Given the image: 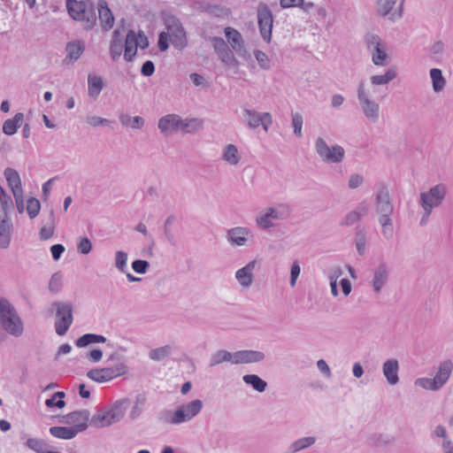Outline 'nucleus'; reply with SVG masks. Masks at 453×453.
<instances>
[{
	"mask_svg": "<svg viewBox=\"0 0 453 453\" xmlns=\"http://www.w3.org/2000/svg\"><path fill=\"white\" fill-rule=\"evenodd\" d=\"M375 211L379 215V223L381 226V234L386 240H390L394 235V226L391 216L394 205L389 191L385 185H380L375 194Z\"/></svg>",
	"mask_w": 453,
	"mask_h": 453,
	"instance_id": "f257e3e1",
	"label": "nucleus"
},
{
	"mask_svg": "<svg viewBox=\"0 0 453 453\" xmlns=\"http://www.w3.org/2000/svg\"><path fill=\"white\" fill-rule=\"evenodd\" d=\"M97 10L103 29L109 30L113 26L114 17L107 3L104 0H100L97 4Z\"/></svg>",
	"mask_w": 453,
	"mask_h": 453,
	"instance_id": "b1692460",
	"label": "nucleus"
},
{
	"mask_svg": "<svg viewBox=\"0 0 453 453\" xmlns=\"http://www.w3.org/2000/svg\"><path fill=\"white\" fill-rule=\"evenodd\" d=\"M255 57H256V59H257L259 66L262 69L267 70L270 68L269 58H268V56L265 52H263L261 50H256Z\"/></svg>",
	"mask_w": 453,
	"mask_h": 453,
	"instance_id": "680f3d73",
	"label": "nucleus"
},
{
	"mask_svg": "<svg viewBox=\"0 0 453 453\" xmlns=\"http://www.w3.org/2000/svg\"><path fill=\"white\" fill-rule=\"evenodd\" d=\"M211 42L218 54L229 48L225 40L221 37L214 36L211 39Z\"/></svg>",
	"mask_w": 453,
	"mask_h": 453,
	"instance_id": "0e129e2a",
	"label": "nucleus"
},
{
	"mask_svg": "<svg viewBox=\"0 0 453 453\" xmlns=\"http://www.w3.org/2000/svg\"><path fill=\"white\" fill-rule=\"evenodd\" d=\"M315 150L321 160L327 164H338L342 162L345 156L344 149L335 144L329 147L322 137H318L315 142Z\"/></svg>",
	"mask_w": 453,
	"mask_h": 453,
	"instance_id": "0eeeda50",
	"label": "nucleus"
},
{
	"mask_svg": "<svg viewBox=\"0 0 453 453\" xmlns=\"http://www.w3.org/2000/svg\"><path fill=\"white\" fill-rule=\"evenodd\" d=\"M452 370L453 363L451 360L448 359L440 364L438 371L434 377V380H436V383L440 388H441L446 384L452 372Z\"/></svg>",
	"mask_w": 453,
	"mask_h": 453,
	"instance_id": "a878e982",
	"label": "nucleus"
},
{
	"mask_svg": "<svg viewBox=\"0 0 453 453\" xmlns=\"http://www.w3.org/2000/svg\"><path fill=\"white\" fill-rule=\"evenodd\" d=\"M90 412L88 410H81L70 412L62 416L61 423L70 425L73 429L77 431V434L85 431L88 428Z\"/></svg>",
	"mask_w": 453,
	"mask_h": 453,
	"instance_id": "ddd939ff",
	"label": "nucleus"
},
{
	"mask_svg": "<svg viewBox=\"0 0 453 453\" xmlns=\"http://www.w3.org/2000/svg\"><path fill=\"white\" fill-rule=\"evenodd\" d=\"M316 437L307 436L296 440L288 448V453H297L298 451L308 449L316 442Z\"/></svg>",
	"mask_w": 453,
	"mask_h": 453,
	"instance_id": "f704fd0d",
	"label": "nucleus"
},
{
	"mask_svg": "<svg viewBox=\"0 0 453 453\" xmlns=\"http://www.w3.org/2000/svg\"><path fill=\"white\" fill-rule=\"evenodd\" d=\"M257 261L252 260L249 262L245 266L239 269L235 273V278L243 288H249L253 283V271L256 267Z\"/></svg>",
	"mask_w": 453,
	"mask_h": 453,
	"instance_id": "6ab92c4d",
	"label": "nucleus"
},
{
	"mask_svg": "<svg viewBox=\"0 0 453 453\" xmlns=\"http://www.w3.org/2000/svg\"><path fill=\"white\" fill-rule=\"evenodd\" d=\"M4 174L12 193L23 191L20 176L15 169L7 167Z\"/></svg>",
	"mask_w": 453,
	"mask_h": 453,
	"instance_id": "7c9ffc66",
	"label": "nucleus"
},
{
	"mask_svg": "<svg viewBox=\"0 0 453 453\" xmlns=\"http://www.w3.org/2000/svg\"><path fill=\"white\" fill-rule=\"evenodd\" d=\"M430 78L432 80V86L434 92L439 93L444 89L446 80L443 77L441 69L432 68L430 70Z\"/></svg>",
	"mask_w": 453,
	"mask_h": 453,
	"instance_id": "4c0bfd02",
	"label": "nucleus"
},
{
	"mask_svg": "<svg viewBox=\"0 0 453 453\" xmlns=\"http://www.w3.org/2000/svg\"><path fill=\"white\" fill-rule=\"evenodd\" d=\"M50 434L56 438L63 440L73 439L78 434L76 430L66 426H51Z\"/></svg>",
	"mask_w": 453,
	"mask_h": 453,
	"instance_id": "e433bc0d",
	"label": "nucleus"
},
{
	"mask_svg": "<svg viewBox=\"0 0 453 453\" xmlns=\"http://www.w3.org/2000/svg\"><path fill=\"white\" fill-rule=\"evenodd\" d=\"M257 224L263 229H268L273 226V223L268 212L266 211L264 215L257 218Z\"/></svg>",
	"mask_w": 453,
	"mask_h": 453,
	"instance_id": "338daca9",
	"label": "nucleus"
},
{
	"mask_svg": "<svg viewBox=\"0 0 453 453\" xmlns=\"http://www.w3.org/2000/svg\"><path fill=\"white\" fill-rule=\"evenodd\" d=\"M119 121L123 126H130L134 129H141L144 126V119L140 116L132 118L127 114H122L119 117Z\"/></svg>",
	"mask_w": 453,
	"mask_h": 453,
	"instance_id": "37998d69",
	"label": "nucleus"
},
{
	"mask_svg": "<svg viewBox=\"0 0 453 453\" xmlns=\"http://www.w3.org/2000/svg\"><path fill=\"white\" fill-rule=\"evenodd\" d=\"M62 285V274L59 272L53 273L49 282V290L52 293H58Z\"/></svg>",
	"mask_w": 453,
	"mask_h": 453,
	"instance_id": "5fc2aeb1",
	"label": "nucleus"
},
{
	"mask_svg": "<svg viewBox=\"0 0 453 453\" xmlns=\"http://www.w3.org/2000/svg\"><path fill=\"white\" fill-rule=\"evenodd\" d=\"M203 128V121L198 119H185L180 126V130L184 134H195Z\"/></svg>",
	"mask_w": 453,
	"mask_h": 453,
	"instance_id": "ea45409f",
	"label": "nucleus"
},
{
	"mask_svg": "<svg viewBox=\"0 0 453 453\" xmlns=\"http://www.w3.org/2000/svg\"><path fill=\"white\" fill-rule=\"evenodd\" d=\"M222 159L231 165H236L241 159L237 147L234 144H228L225 147Z\"/></svg>",
	"mask_w": 453,
	"mask_h": 453,
	"instance_id": "a19ab883",
	"label": "nucleus"
},
{
	"mask_svg": "<svg viewBox=\"0 0 453 453\" xmlns=\"http://www.w3.org/2000/svg\"><path fill=\"white\" fill-rule=\"evenodd\" d=\"M257 25L262 39L269 43L272 41L273 15L265 3H259L257 7Z\"/></svg>",
	"mask_w": 453,
	"mask_h": 453,
	"instance_id": "6e6552de",
	"label": "nucleus"
},
{
	"mask_svg": "<svg viewBox=\"0 0 453 453\" xmlns=\"http://www.w3.org/2000/svg\"><path fill=\"white\" fill-rule=\"evenodd\" d=\"M366 234L365 227L360 226L356 227L354 242L359 256H363L365 253Z\"/></svg>",
	"mask_w": 453,
	"mask_h": 453,
	"instance_id": "58836bf2",
	"label": "nucleus"
},
{
	"mask_svg": "<svg viewBox=\"0 0 453 453\" xmlns=\"http://www.w3.org/2000/svg\"><path fill=\"white\" fill-rule=\"evenodd\" d=\"M242 121L250 129H256L262 126L263 129L267 132L273 124V117L269 112H259L253 109L242 107Z\"/></svg>",
	"mask_w": 453,
	"mask_h": 453,
	"instance_id": "9d476101",
	"label": "nucleus"
},
{
	"mask_svg": "<svg viewBox=\"0 0 453 453\" xmlns=\"http://www.w3.org/2000/svg\"><path fill=\"white\" fill-rule=\"evenodd\" d=\"M389 270L386 263L378 265L373 273L372 288L375 293H380L388 281Z\"/></svg>",
	"mask_w": 453,
	"mask_h": 453,
	"instance_id": "5701e85b",
	"label": "nucleus"
},
{
	"mask_svg": "<svg viewBox=\"0 0 453 453\" xmlns=\"http://www.w3.org/2000/svg\"><path fill=\"white\" fill-rule=\"evenodd\" d=\"M301 268L297 260L294 261L290 269V286L295 287L296 280L300 275Z\"/></svg>",
	"mask_w": 453,
	"mask_h": 453,
	"instance_id": "052dcab7",
	"label": "nucleus"
},
{
	"mask_svg": "<svg viewBox=\"0 0 453 453\" xmlns=\"http://www.w3.org/2000/svg\"><path fill=\"white\" fill-rule=\"evenodd\" d=\"M92 250L91 241L84 236L81 237L77 244V251L82 255H87Z\"/></svg>",
	"mask_w": 453,
	"mask_h": 453,
	"instance_id": "4d7b16f0",
	"label": "nucleus"
},
{
	"mask_svg": "<svg viewBox=\"0 0 453 453\" xmlns=\"http://www.w3.org/2000/svg\"><path fill=\"white\" fill-rule=\"evenodd\" d=\"M242 380L259 393L265 392L267 388V382L257 374H246L242 377Z\"/></svg>",
	"mask_w": 453,
	"mask_h": 453,
	"instance_id": "c9c22d12",
	"label": "nucleus"
},
{
	"mask_svg": "<svg viewBox=\"0 0 453 453\" xmlns=\"http://www.w3.org/2000/svg\"><path fill=\"white\" fill-rule=\"evenodd\" d=\"M224 362H230L235 365V352L232 353L225 349H219L211 355L209 365L213 367Z\"/></svg>",
	"mask_w": 453,
	"mask_h": 453,
	"instance_id": "c756f323",
	"label": "nucleus"
},
{
	"mask_svg": "<svg viewBox=\"0 0 453 453\" xmlns=\"http://www.w3.org/2000/svg\"><path fill=\"white\" fill-rule=\"evenodd\" d=\"M203 409V402L199 399L193 400L186 404L180 405L177 411L182 415L180 419L181 424L191 420L196 417Z\"/></svg>",
	"mask_w": 453,
	"mask_h": 453,
	"instance_id": "f3484780",
	"label": "nucleus"
},
{
	"mask_svg": "<svg viewBox=\"0 0 453 453\" xmlns=\"http://www.w3.org/2000/svg\"><path fill=\"white\" fill-rule=\"evenodd\" d=\"M224 33L232 50L235 51L237 55L241 57L244 56L246 50L242 34L231 27H226Z\"/></svg>",
	"mask_w": 453,
	"mask_h": 453,
	"instance_id": "4468645a",
	"label": "nucleus"
},
{
	"mask_svg": "<svg viewBox=\"0 0 453 453\" xmlns=\"http://www.w3.org/2000/svg\"><path fill=\"white\" fill-rule=\"evenodd\" d=\"M87 123L92 127L109 126L110 120L98 116H88L87 118Z\"/></svg>",
	"mask_w": 453,
	"mask_h": 453,
	"instance_id": "69168bd1",
	"label": "nucleus"
},
{
	"mask_svg": "<svg viewBox=\"0 0 453 453\" xmlns=\"http://www.w3.org/2000/svg\"><path fill=\"white\" fill-rule=\"evenodd\" d=\"M249 234L248 228L236 226L227 230L226 239L232 245L244 246L248 242Z\"/></svg>",
	"mask_w": 453,
	"mask_h": 453,
	"instance_id": "aec40b11",
	"label": "nucleus"
},
{
	"mask_svg": "<svg viewBox=\"0 0 453 453\" xmlns=\"http://www.w3.org/2000/svg\"><path fill=\"white\" fill-rule=\"evenodd\" d=\"M85 50V43L82 41L69 42L65 45L66 56L64 63L76 62Z\"/></svg>",
	"mask_w": 453,
	"mask_h": 453,
	"instance_id": "412c9836",
	"label": "nucleus"
},
{
	"mask_svg": "<svg viewBox=\"0 0 453 453\" xmlns=\"http://www.w3.org/2000/svg\"><path fill=\"white\" fill-rule=\"evenodd\" d=\"M104 88L103 79L95 74L88 76V93L90 97L97 98Z\"/></svg>",
	"mask_w": 453,
	"mask_h": 453,
	"instance_id": "473e14b6",
	"label": "nucleus"
},
{
	"mask_svg": "<svg viewBox=\"0 0 453 453\" xmlns=\"http://www.w3.org/2000/svg\"><path fill=\"white\" fill-rule=\"evenodd\" d=\"M365 43L371 50L382 45V41L378 35L368 33L365 35Z\"/></svg>",
	"mask_w": 453,
	"mask_h": 453,
	"instance_id": "bf43d9fd",
	"label": "nucleus"
},
{
	"mask_svg": "<svg viewBox=\"0 0 453 453\" xmlns=\"http://www.w3.org/2000/svg\"><path fill=\"white\" fill-rule=\"evenodd\" d=\"M41 204L38 199L30 197L27 200V211L30 219H35L40 212Z\"/></svg>",
	"mask_w": 453,
	"mask_h": 453,
	"instance_id": "603ef678",
	"label": "nucleus"
},
{
	"mask_svg": "<svg viewBox=\"0 0 453 453\" xmlns=\"http://www.w3.org/2000/svg\"><path fill=\"white\" fill-rule=\"evenodd\" d=\"M169 40L168 33L165 31H162L158 35L157 46L160 51H165L169 48Z\"/></svg>",
	"mask_w": 453,
	"mask_h": 453,
	"instance_id": "e2e57ef3",
	"label": "nucleus"
},
{
	"mask_svg": "<svg viewBox=\"0 0 453 453\" xmlns=\"http://www.w3.org/2000/svg\"><path fill=\"white\" fill-rule=\"evenodd\" d=\"M66 9L71 18L83 23L86 30H91L96 24V13L90 1L66 0Z\"/></svg>",
	"mask_w": 453,
	"mask_h": 453,
	"instance_id": "7ed1b4c3",
	"label": "nucleus"
},
{
	"mask_svg": "<svg viewBox=\"0 0 453 453\" xmlns=\"http://www.w3.org/2000/svg\"><path fill=\"white\" fill-rule=\"evenodd\" d=\"M266 211L268 212V216L275 220L287 219L291 212L290 207L286 203H279L273 207H269Z\"/></svg>",
	"mask_w": 453,
	"mask_h": 453,
	"instance_id": "2f4dec72",
	"label": "nucleus"
},
{
	"mask_svg": "<svg viewBox=\"0 0 453 453\" xmlns=\"http://www.w3.org/2000/svg\"><path fill=\"white\" fill-rule=\"evenodd\" d=\"M359 220L360 218L358 217V214L351 211L344 217L340 225L349 226L354 225L356 222Z\"/></svg>",
	"mask_w": 453,
	"mask_h": 453,
	"instance_id": "774afa93",
	"label": "nucleus"
},
{
	"mask_svg": "<svg viewBox=\"0 0 453 453\" xmlns=\"http://www.w3.org/2000/svg\"><path fill=\"white\" fill-rule=\"evenodd\" d=\"M128 255L127 252L118 250L115 252L114 265L120 273H127Z\"/></svg>",
	"mask_w": 453,
	"mask_h": 453,
	"instance_id": "8fccbe9b",
	"label": "nucleus"
},
{
	"mask_svg": "<svg viewBox=\"0 0 453 453\" xmlns=\"http://www.w3.org/2000/svg\"><path fill=\"white\" fill-rule=\"evenodd\" d=\"M0 326L4 333L19 337L24 332L22 319L14 306L4 297L0 298Z\"/></svg>",
	"mask_w": 453,
	"mask_h": 453,
	"instance_id": "f03ea898",
	"label": "nucleus"
},
{
	"mask_svg": "<svg viewBox=\"0 0 453 453\" xmlns=\"http://www.w3.org/2000/svg\"><path fill=\"white\" fill-rule=\"evenodd\" d=\"M291 116H292V127L294 129V134L297 137L300 138L303 135V134H302V127H303V116L299 112L292 113Z\"/></svg>",
	"mask_w": 453,
	"mask_h": 453,
	"instance_id": "6e6d98bb",
	"label": "nucleus"
},
{
	"mask_svg": "<svg viewBox=\"0 0 453 453\" xmlns=\"http://www.w3.org/2000/svg\"><path fill=\"white\" fill-rule=\"evenodd\" d=\"M175 217L173 215H170L166 218L164 224V233L165 238L171 246H176L177 241L175 238V234L172 229V224L174 222Z\"/></svg>",
	"mask_w": 453,
	"mask_h": 453,
	"instance_id": "c03bdc74",
	"label": "nucleus"
},
{
	"mask_svg": "<svg viewBox=\"0 0 453 453\" xmlns=\"http://www.w3.org/2000/svg\"><path fill=\"white\" fill-rule=\"evenodd\" d=\"M129 405L128 399L119 400L108 411L98 410L91 418L90 424L96 427L109 426L120 421Z\"/></svg>",
	"mask_w": 453,
	"mask_h": 453,
	"instance_id": "20e7f679",
	"label": "nucleus"
},
{
	"mask_svg": "<svg viewBox=\"0 0 453 453\" xmlns=\"http://www.w3.org/2000/svg\"><path fill=\"white\" fill-rule=\"evenodd\" d=\"M182 119L178 114H167L159 119L157 127L161 133L167 134L179 131Z\"/></svg>",
	"mask_w": 453,
	"mask_h": 453,
	"instance_id": "2eb2a0df",
	"label": "nucleus"
},
{
	"mask_svg": "<svg viewBox=\"0 0 453 453\" xmlns=\"http://www.w3.org/2000/svg\"><path fill=\"white\" fill-rule=\"evenodd\" d=\"M397 73L394 68H389L381 75H373L371 77V83L373 86L386 85L396 77Z\"/></svg>",
	"mask_w": 453,
	"mask_h": 453,
	"instance_id": "79ce46f5",
	"label": "nucleus"
},
{
	"mask_svg": "<svg viewBox=\"0 0 453 453\" xmlns=\"http://www.w3.org/2000/svg\"><path fill=\"white\" fill-rule=\"evenodd\" d=\"M123 51V35L119 29L113 31L110 45V55L113 61H116Z\"/></svg>",
	"mask_w": 453,
	"mask_h": 453,
	"instance_id": "cd10ccee",
	"label": "nucleus"
},
{
	"mask_svg": "<svg viewBox=\"0 0 453 453\" xmlns=\"http://www.w3.org/2000/svg\"><path fill=\"white\" fill-rule=\"evenodd\" d=\"M446 195V188L443 184H437L431 188L427 192L420 194V205L426 211V216L429 217L433 208L439 206Z\"/></svg>",
	"mask_w": 453,
	"mask_h": 453,
	"instance_id": "1a4fd4ad",
	"label": "nucleus"
},
{
	"mask_svg": "<svg viewBox=\"0 0 453 453\" xmlns=\"http://www.w3.org/2000/svg\"><path fill=\"white\" fill-rule=\"evenodd\" d=\"M265 355L262 351L243 349L235 351V365L259 363L264 361Z\"/></svg>",
	"mask_w": 453,
	"mask_h": 453,
	"instance_id": "dca6fc26",
	"label": "nucleus"
},
{
	"mask_svg": "<svg viewBox=\"0 0 453 453\" xmlns=\"http://www.w3.org/2000/svg\"><path fill=\"white\" fill-rule=\"evenodd\" d=\"M172 353V347L165 345L160 348L153 349L149 352L150 359L155 361H161Z\"/></svg>",
	"mask_w": 453,
	"mask_h": 453,
	"instance_id": "49530a36",
	"label": "nucleus"
},
{
	"mask_svg": "<svg viewBox=\"0 0 453 453\" xmlns=\"http://www.w3.org/2000/svg\"><path fill=\"white\" fill-rule=\"evenodd\" d=\"M52 307L56 308L55 331L59 336L65 335L73 321V304L64 302H54Z\"/></svg>",
	"mask_w": 453,
	"mask_h": 453,
	"instance_id": "423d86ee",
	"label": "nucleus"
},
{
	"mask_svg": "<svg viewBox=\"0 0 453 453\" xmlns=\"http://www.w3.org/2000/svg\"><path fill=\"white\" fill-rule=\"evenodd\" d=\"M220 60L228 67H238L239 61L234 55L233 50L227 48L222 52L219 53Z\"/></svg>",
	"mask_w": 453,
	"mask_h": 453,
	"instance_id": "de8ad7c7",
	"label": "nucleus"
},
{
	"mask_svg": "<svg viewBox=\"0 0 453 453\" xmlns=\"http://www.w3.org/2000/svg\"><path fill=\"white\" fill-rule=\"evenodd\" d=\"M49 220H50V226L49 227L42 226L40 229V233H39L40 239L42 240V241L50 239L54 234L55 214H54V210L53 209H51L50 211Z\"/></svg>",
	"mask_w": 453,
	"mask_h": 453,
	"instance_id": "a18cd8bd",
	"label": "nucleus"
},
{
	"mask_svg": "<svg viewBox=\"0 0 453 453\" xmlns=\"http://www.w3.org/2000/svg\"><path fill=\"white\" fill-rule=\"evenodd\" d=\"M24 114L18 112L12 119H8L3 123V133L6 135H12L17 133L22 125Z\"/></svg>",
	"mask_w": 453,
	"mask_h": 453,
	"instance_id": "c85d7f7f",
	"label": "nucleus"
},
{
	"mask_svg": "<svg viewBox=\"0 0 453 453\" xmlns=\"http://www.w3.org/2000/svg\"><path fill=\"white\" fill-rule=\"evenodd\" d=\"M107 342L106 337L96 334H84L75 341V345L78 348H85L94 343H104Z\"/></svg>",
	"mask_w": 453,
	"mask_h": 453,
	"instance_id": "72a5a7b5",
	"label": "nucleus"
},
{
	"mask_svg": "<svg viewBox=\"0 0 453 453\" xmlns=\"http://www.w3.org/2000/svg\"><path fill=\"white\" fill-rule=\"evenodd\" d=\"M137 36L134 30L130 29L127 31L125 40V53L124 58L127 62L133 61L134 57L137 52Z\"/></svg>",
	"mask_w": 453,
	"mask_h": 453,
	"instance_id": "393cba45",
	"label": "nucleus"
},
{
	"mask_svg": "<svg viewBox=\"0 0 453 453\" xmlns=\"http://www.w3.org/2000/svg\"><path fill=\"white\" fill-rule=\"evenodd\" d=\"M399 363L397 359L391 358L382 365V372L389 385H396L399 382Z\"/></svg>",
	"mask_w": 453,
	"mask_h": 453,
	"instance_id": "a211bd4d",
	"label": "nucleus"
},
{
	"mask_svg": "<svg viewBox=\"0 0 453 453\" xmlns=\"http://www.w3.org/2000/svg\"><path fill=\"white\" fill-rule=\"evenodd\" d=\"M12 223L8 215H0V248L7 249L11 243Z\"/></svg>",
	"mask_w": 453,
	"mask_h": 453,
	"instance_id": "4be33fe9",
	"label": "nucleus"
},
{
	"mask_svg": "<svg viewBox=\"0 0 453 453\" xmlns=\"http://www.w3.org/2000/svg\"><path fill=\"white\" fill-rule=\"evenodd\" d=\"M415 384L416 386L428 390L437 391L440 389L436 380H434V378H418L416 380Z\"/></svg>",
	"mask_w": 453,
	"mask_h": 453,
	"instance_id": "864d4df0",
	"label": "nucleus"
},
{
	"mask_svg": "<svg viewBox=\"0 0 453 453\" xmlns=\"http://www.w3.org/2000/svg\"><path fill=\"white\" fill-rule=\"evenodd\" d=\"M397 0H379L377 4V12L380 16L386 17L390 14Z\"/></svg>",
	"mask_w": 453,
	"mask_h": 453,
	"instance_id": "3c124183",
	"label": "nucleus"
},
{
	"mask_svg": "<svg viewBox=\"0 0 453 453\" xmlns=\"http://www.w3.org/2000/svg\"><path fill=\"white\" fill-rule=\"evenodd\" d=\"M164 22L173 46L178 50H184L188 46V37L181 21L174 15H167Z\"/></svg>",
	"mask_w": 453,
	"mask_h": 453,
	"instance_id": "39448f33",
	"label": "nucleus"
},
{
	"mask_svg": "<svg viewBox=\"0 0 453 453\" xmlns=\"http://www.w3.org/2000/svg\"><path fill=\"white\" fill-rule=\"evenodd\" d=\"M157 418L158 422L164 425L177 426L181 424L180 413H179L177 410L174 411L167 409L161 410L158 411Z\"/></svg>",
	"mask_w": 453,
	"mask_h": 453,
	"instance_id": "bb28decb",
	"label": "nucleus"
},
{
	"mask_svg": "<svg viewBox=\"0 0 453 453\" xmlns=\"http://www.w3.org/2000/svg\"><path fill=\"white\" fill-rule=\"evenodd\" d=\"M127 371L126 365L119 363L114 366L91 369L87 372V377L96 382L104 383L125 374Z\"/></svg>",
	"mask_w": 453,
	"mask_h": 453,
	"instance_id": "9b49d317",
	"label": "nucleus"
},
{
	"mask_svg": "<svg viewBox=\"0 0 453 453\" xmlns=\"http://www.w3.org/2000/svg\"><path fill=\"white\" fill-rule=\"evenodd\" d=\"M372 60L375 65H385V60L388 58V54L385 51L383 45L371 50Z\"/></svg>",
	"mask_w": 453,
	"mask_h": 453,
	"instance_id": "09e8293b",
	"label": "nucleus"
},
{
	"mask_svg": "<svg viewBox=\"0 0 453 453\" xmlns=\"http://www.w3.org/2000/svg\"><path fill=\"white\" fill-rule=\"evenodd\" d=\"M357 98L365 116L371 122L376 123L380 118V105L375 101L370 99L363 81L358 85Z\"/></svg>",
	"mask_w": 453,
	"mask_h": 453,
	"instance_id": "f8f14e48",
	"label": "nucleus"
},
{
	"mask_svg": "<svg viewBox=\"0 0 453 453\" xmlns=\"http://www.w3.org/2000/svg\"><path fill=\"white\" fill-rule=\"evenodd\" d=\"M150 268V263L147 260L136 259L132 262V269L139 274H144Z\"/></svg>",
	"mask_w": 453,
	"mask_h": 453,
	"instance_id": "13d9d810",
	"label": "nucleus"
}]
</instances>
